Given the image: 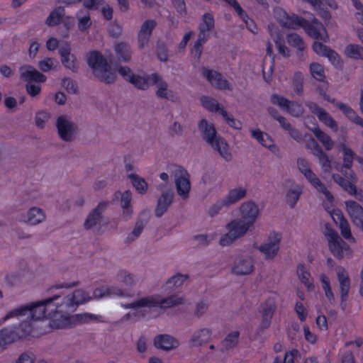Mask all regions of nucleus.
I'll use <instances>...</instances> for the list:
<instances>
[{"mask_svg": "<svg viewBox=\"0 0 363 363\" xmlns=\"http://www.w3.org/2000/svg\"><path fill=\"white\" fill-rule=\"evenodd\" d=\"M39 307L36 302L23 305L9 311L3 318V320L14 318L19 321L17 326L13 329H3L2 331L7 340L11 344L14 342L27 339L29 337L39 336L46 333L45 330H39L36 322L45 318L43 315H38Z\"/></svg>", "mask_w": 363, "mask_h": 363, "instance_id": "obj_1", "label": "nucleus"}, {"mask_svg": "<svg viewBox=\"0 0 363 363\" xmlns=\"http://www.w3.org/2000/svg\"><path fill=\"white\" fill-rule=\"evenodd\" d=\"M186 298L179 294H173L169 296L162 298L159 294L142 296L137 300L125 304H122L125 308L137 310L139 308H148L159 307L167 310L185 304Z\"/></svg>", "mask_w": 363, "mask_h": 363, "instance_id": "obj_2", "label": "nucleus"}, {"mask_svg": "<svg viewBox=\"0 0 363 363\" xmlns=\"http://www.w3.org/2000/svg\"><path fill=\"white\" fill-rule=\"evenodd\" d=\"M36 303L39 307L38 315H43L44 318H46L47 315H51L54 311L72 315L77 309L69 295L64 297L54 296L43 301H36Z\"/></svg>", "mask_w": 363, "mask_h": 363, "instance_id": "obj_3", "label": "nucleus"}, {"mask_svg": "<svg viewBox=\"0 0 363 363\" xmlns=\"http://www.w3.org/2000/svg\"><path fill=\"white\" fill-rule=\"evenodd\" d=\"M87 63L92 69L94 74L106 84H111L116 76L112 72L106 59L98 51H92L87 56Z\"/></svg>", "mask_w": 363, "mask_h": 363, "instance_id": "obj_4", "label": "nucleus"}, {"mask_svg": "<svg viewBox=\"0 0 363 363\" xmlns=\"http://www.w3.org/2000/svg\"><path fill=\"white\" fill-rule=\"evenodd\" d=\"M325 236L328 240L329 250L335 257L338 259L352 257L353 250L336 231L333 229H328Z\"/></svg>", "mask_w": 363, "mask_h": 363, "instance_id": "obj_5", "label": "nucleus"}, {"mask_svg": "<svg viewBox=\"0 0 363 363\" xmlns=\"http://www.w3.org/2000/svg\"><path fill=\"white\" fill-rule=\"evenodd\" d=\"M167 170L174 177L178 195L183 199H186L191 190L189 174L184 167L174 164L169 165Z\"/></svg>", "mask_w": 363, "mask_h": 363, "instance_id": "obj_6", "label": "nucleus"}, {"mask_svg": "<svg viewBox=\"0 0 363 363\" xmlns=\"http://www.w3.org/2000/svg\"><path fill=\"white\" fill-rule=\"evenodd\" d=\"M50 318L49 326L52 329H66L72 328L75 325L79 320H86L89 319H93L95 316L92 314H84V315H67L58 311H54L51 315H47Z\"/></svg>", "mask_w": 363, "mask_h": 363, "instance_id": "obj_7", "label": "nucleus"}, {"mask_svg": "<svg viewBox=\"0 0 363 363\" xmlns=\"http://www.w3.org/2000/svg\"><path fill=\"white\" fill-rule=\"evenodd\" d=\"M252 227L250 223L238 218L232 220L226 225L228 233L224 234L220 239V244L222 246H227L233 243L237 239L244 236L248 230Z\"/></svg>", "mask_w": 363, "mask_h": 363, "instance_id": "obj_8", "label": "nucleus"}, {"mask_svg": "<svg viewBox=\"0 0 363 363\" xmlns=\"http://www.w3.org/2000/svg\"><path fill=\"white\" fill-rule=\"evenodd\" d=\"M60 139L67 143L72 142L77 134V125L67 115L60 116L55 123Z\"/></svg>", "mask_w": 363, "mask_h": 363, "instance_id": "obj_9", "label": "nucleus"}, {"mask_svg": "<svg viewBox=\"0 0 363 363\" xmlns=\"http://www.w3.org/2000/svg\"><path fill=\"white\" fill-rule=\"evenodd\" d=\"M109 203L108 201H100L87 215L84 228L87 230L100 229L104 221V213L106 211Z\"/></svg>", "mask_w": 363, "mask_h": 363, "instance_id": "obj_10", "label": "nucleus"}, {"mask_svg": "<svg viewBox=\"0 0 363 363\" xmlns=\"http://www.w3.org/2000/svg\"><path fill=\"white\" fill-rule=\"evenodd\" d=\"M283 186L285 191V201L291 208H294L303 193V186L294 180L287 179L284 182Z\"/></svg>", "mask_w": 363, "mask_h": 363, "instance_id": "obj_11", "label": "nucleus"}, {"mask_svg": "<svg viewBox=\"0 0 363 363\" xmlns=\"http://www.w3.org/2000/svg\"><path fill=\"white\" fill-rule=\"evenodd\" d=\"M281 235L277 233L269 234L267 240L258 247V250L266 259H273L279 250Z\"/></svg>", "mask_w": 363, "mask_h": 363, "instance_id": "obj_12", "label": "nucleus"}, {"mask_svg": "<svg viewBox=\"0 0 363 363\" xmlns=\"http://www.w3.org/2000/svg\"><path fill=\"white\" fill-rule=\"evenodd\" d=\"M151 84L156 87V96L162 99L169 101L174 100V94L173 91L169 89L168 83L164 80L163 77L157 73L150 74Z\"/></svg>", "mask_w": 363, "mask_h": 363, "instance_id": "obj_13", "label": "nucleus"}, {"mask_svg": "<svg viewBox=\"0 0 363 363\" xmlns=\"http://www.w3.org/2000/svg\"><path fill=\"white\" fill-rule=\"evenodd\" d=\"M165 185H159L157 189L162 191L161 195L157 199V206L155 212V216L158 218L161 217L169 208L172 204L174 194L172 189H165Z\"/></svg>", "mask_w": 363, "mask_h": 363, "instance_id": "obj_14", "label": "nucleus"}, {"mask_svg": "<svg viewBox=\"0 0 363 363\" xmlns=\"http://www.w3.org/2000/svg\"><path fill=\"white\" fill-rule=\"evenodd\" d=\"M337 279L339 282L341 303L342 310L345 308V301L347 298L350 289V278L347 270L342 266L335 268Z\"/></svg>", "mask_w": 363, "mask_h": 363, "instance_id": "obj_15", "label": "nucleus"}, {"mask_svg": "<svg viewBox=\"0 0 363 363\" xmlns=\"http://www.w3.org/2000/svg\"><path fill=\"white\" fill-rule=\"evenodd\" d=\"M304 28L306 33L311 38L323 42L328 41L327 30L317 18H313L311 23L306 21Z\"/></svg>", "mask_w": 363, "mask_h": 363, "instance_id": "obj_16", "label": "nucleus"}, {"mask_svg": "<svg viewBox=\"0 0 363 363\" xmlns=\"http://www.w3.org/2000/svg\"><path fill=\"white\" fill-rule=\"evenodd\" d=\"M20 78L27 83L45 82L47 77L30 65H23L19 67Z\"/></svg>", "mask_w": 363, "mask_h": 363, "instance_id": "obj_17", "label": "nucleus"}, {"mask_svg": "<svg viewBox=\"0 0 363 363\" xmlns=\"http://www.w3.org/2000/svg\"><path fill=\"white\" fill-rule=\"evenodd\" d=\"M254 270V261L250 257L237 258L232 267L231 272L238 276L250 274Z\"/></svg>", "mask_w": 363, "mask_h": 363, "instance_id": "obj_18", "label": "nucleus"}, {"mask_svg": "<svg viewBox=\"0 0 363 363\" xmlns=\"http://www.w3.org/2000/svg\"><path fill=\"white\" fill-rule=\"evenodd\" d=\"M202 74L213 86L219 89H232L228 82L217 71L203 68Z\"/></svg>", "mask_w": 363, "mask_h": 363, "instance_id": "obj_19", "label": "nucleus"}, {"mask_svg": "<svg viewBox=\"0 0 363 363\" xmlns=\"http://www.w3.org/2000/svg\"><path fill=\"white\" fill-rule=\"evenodd\" d=\"M157 26V22L152 19L145 21L138 33V47L141 49L147 45L152 32Z\"/></svg>", "mask_w": 363, "mask_h": 363, "instance_id": "obj_20", "label": "nucleus"}, {"mask_svg": "<svg viewBox=\"0 0 363 363\" xmlns=\"http://www.w3.org/2000/svg\"><path fill=\"white\" fill-rule=\"evenodd\" d=\"M59 54L62 64L72 72H77L78 69L77 58L73 54H71V48L69 43H65L60 46Z\"/></svg>", "mask_w": 363, "mask_h": 363, "instance_id": "obj_21", "label": "nucleus"}, {"mask_svg": "<svg viewBox=\"0 0 363 363\" xmlns=\"http://www.w3.org/2000/svg\"><path fill=\"white\" fill-rule=\"evenodd\" d=\"M154 345L157 349L169 351L178 348L179 341L172 335L162 334L155 337Z\"/></svg>", "mask_w": 363, "mask_h": 363, "instance_id": "obj_22", "label": "nucleus"}, {"mask_svg": "<svg viewBox=\"0 0 363 363\" xmlns=\"http://www.w3.org/2000/svg\"><path fill=\"white\" fill-rule=\"evenodd\" d=\"M306 180L313 188V189L320 195H323L324 198L329 202L334 200L332 193L329 191L326 185L320 180V179L313 173L308 177Z\"/></svg>", "mask_w": 363, "mask_h": 363, "instance_id": "obj_23", "label": "nucleus"}, {"mask_svg": "<svg viewBox=\"0 0 363 363\" xmlns=\"http://www.w3.org/2000/svg\"><path fill=\"white\" fill-rule=\"evenodd\" d=\"M241 218L240 219L250 223V225L253 226V224L258 216L259 209L257 206L253 202H245L243 203L240 206Z\"/></svg>", "mask_w": 363, "mask_h": 363, "instance_id": "obj_24", "label": "nucleus"}, {"mask_svg": "<svg viewBox=\"0 0 363 363\" xmlns=\"http://www.w3.org/2000/svg\"><path fill=\"white\" fill-rule=\"evenodd\" d=\"M24 221L31 225H36L46 220V214L43 209L37 206L30 208L23 216Z\"/></svg>", "mask_w": 363, "mask_h": 363, "instance_id": "obj_25", "label": "nucleus"}, {"mask_svg": "<svg viewBox=\"0 0 363 363\" xmlns=\"http://www.w3.org/2000/svg\"><path fill=\"white\" fill-rule=\"evenodd\" d=\"M212 330L207 328L196 330L191 335L189 343L192 347H199L206 344L211 338Z\"/></svg>", "mask_w": 363, "mask_h": 363, "instance_id": "obj_26", "label": "nucleus"}, {"mask_svg": "<svg viewBox=\"0 0 363 363\" xmlns=\"http://www.w3.org/2000/svg\"><path fill=\"white\" fill-rule=\"evenodd\" d=\"M214 150H216L220 157L225 161L229 162L232 160V154L229 150V147L226 141L218 136L215 139L212 140L211 143H208Z\"/></svg>", "mask_w": 363, "mask_h": 363, "instance_id": "obj_27", "label": "nucleus"}, {"mask_svg": "<svg viewBox=\"0 0 363 363\" xmlns=\"http://www.w3.org/2000/svg\"><path fill=\"white\" fill-rule=\"evenodd\" d=\"M199 130L201 133L202 138L206 143L217 138L216 130L212 123H209L206 119H201L199 123Z\"/></svg>", "mask_w": 363, "mask_h": 363, "instance_id": "obj_28", "label": "nucleus"}, {"mask_svg": "<svg viewBox=\"0 0 363 363\" xmlns=\"http://www.w3.org/2000/svg\"><path fill=\"white\" fill-rule=\"evenodd\" d=\"M239 337L240 332L238 330L228 333L220 342V352L224 353L237 347L239 342Z\"/></svg>", "mask_w": 363, "mask_h": 363, "instance_id": "obj_29", "label": "nucleus"}, {"mask_svg": "<svg viewBox=\"0 0 363 363\" xmlns=\"http://www.w3.org/2000/svg\"><path fill=\"white\" fill-rule=\"evenodd\" d=\"M286 41L290 46L296 49L297 55L301 58L303 57V51L306 48L303 39L297 33H291L286 35Z\"/></svg>", "mask_w": 363, "mask_h": 363, "instance_id": "obj_30", "label": "nucleus"}, {"mask_svg": "<svg viewBox=\"0 0 363 363\" xmlns=\"http://www.w3.org/2000/svg\"><path fill=\"white\" fill-rule=\"evenodd\" d=\"M114 50L119 61L127 62L131 60L132 51L129 44L123 42L118 43L114 46Z\"/></svg>", "mask_w": 363, "mask_h": 363, "instance_id": "obj_31", "label": "nucleus"}, {"mask_svg": "<svg viewBox=\"0 0 363 363\" xmlns=\"http://www.w3.org/2000/svg\"><path fill=\"white\" fill-rule=\"evenodd\" d=\"M315 152L314 156L318 159L319 163L325 173H329L331 169V161L317 143H313Z\"/></svg>", "mask_w": 363, "mask_h": 363, "instance_id": "obj_32", "label": "nucleus"}, {"mask_svg": "<svg viewBox=\"0 0 363 363\" xmlns=\"http://www.w3.org/2000/svg\"><path fill=\"white\" fill-rule=\"evenodd\" d=\"M247 190L243 187H237L231 189L228 195L223 198L227 205L229 206L237 203L246 196Z\"/></svg>", "mask_w": 363, "mask_h": 363, "instance_id": "obj_33", "label": "nucleus"}, {"mask_svg": "<svg viewBox=\"0 0 363 363\" xmlns=\"http://www.w3.org/2000/svg\"><path fill=\"white\" fill-rule=\"evenodd\" d=\"M68 295L75 305L76 308H77L79 305L86 303L91 299V297L89 293L82 289H77Z\"/></svg>", "mask_w": 363, "mask_h": 363, "instance_id": "obj_34", "label": "nucleus"}, {"mask_svg": "<svg viewBox=\"0 0 363 363\" xmlns=\"http://www.w3.org/2000/svg\"><path fill=\"white\" fill-rule=\"evenodd\" d=\"M150 78V74L140 76L135 74L129 82L138 89L147 90L151 84Z\"/></svg>", "mask_w": 363, "mask_h": 363, "instance_id": "obj_35", "label": "nucleus"}, {"mask_svg": "<svg viewBox=\"0 0 363 363\" xmlns=\"http://www.w3.org/2000/svg\"><path fill=\"white\" fill-rule=\"evenodd\" d=\"M312 131L318 140L323 144L326 150H330L334 147V142L329 135L323 132L318 127H315Z\"/></svg>", "mask_w": 363, "mask_h": 363, "instance_id": "obj_36", "label": "nucleus"}, {"mask_svg": "<svg viewBox=\"0 0 363 363\" xmlns=\"http://www.w3.org/2000/svg\"><path fill=\"white\" fill-rule=\"evenodd\" d=\"M337 216L339 220V227L342 237L353 243L356 242L355 238L352 235L350 227L347 220L343 217L342 214H337Z\"/></svg>", "mask_w": 363, "mask_h": 363, "instance_id": "obj_37", "label": "nucleus"}, {"mask_svg": "<svg viewBox=\"0 0 363 363\" xmlns=\"http://www.w3.org/2000/svg\"><path fill=\"white\" fill-rule=\"evenodd\" d=\"M65 16L64 8L59 6L52 11L45 21V24L50 27L58 25Z\"/></svg>", "mask_w": 363, "mask_h": 363, "instance_id": "obj_38", "label": "nucleus"}, {"mask_svg": "<svg viewBox=\"0 0 363 363\" xmlns=\"http://www.w3.org/2000/svg\"><path fill=\"white\" fill-rule=\"evenodd\" d=\"M128 178L130 179L133 186L139 194H144L146 193L148 184L143 178L135 174L128 175Z\"/></svg>", "mask_w": 363, "mask_h": 363, "instance_id": "obj_39", "label": "nucleus"}, {"mask_svg": "<svg viewBox=\"0 0 363 363\" xmlns=\"http://www.w3.org/2000/svg\"><path fill=\"white\" fill-rule=\"evenodd\" d=\"M320 280L326 298L332 305H334L335 298L328 277L325 274H321L320 275Z\"/></svg>", "mask_w": 363, "mask_h": 363, "instance_id": "obj_40", "label": "nucleus"}, {"mask_svg": "<svg viewBox=\"0 0 363 363\" xmlns=\"http://www.w3.org/2000/svg\"><path fill=\"white\" fill-rule=\"evenodd\" d=\"M340 150L344 153L342 168L350 169L352 167L353 160H355L356 155L346 145L342 144Z\"/></svg>", "mask_w": 363, "mask_h": 363, "instance_id": "obj_41", "label": "nucleus"}, {"mask_svg": "<svg viewBox=\"0 0 363 363\" xmlns=\"http://www.w3.org/2000/svg\"><path fill=\"white\" fill-rule=\"evenodd\" d=\"M189 278L188 274H177L170 277L166 282L164 287L174 289L181 286Z\"/></svg>", "mask_w": 363, "mask_h": 363, "instance_id": "obj_42", "label": "nucleus"}, {"mask_svg": "<svg viewBox=\"0 0 363 363\" xmlns=\"http://www.w3.org/2000/svg\"><path fill=\"white\" fill-rule=\"evenodd\" d=\"M147 220L145 219H142L139 218L137 222L135 223L133 230L127 236L126 241L128 242H131L134 241L136 238H138L143 232Z\"/></svg>", "mask_w": 363, "mask_h": 363, "instance_id": "obj_43", "label": "nucleus"}, {"mask_svg": "<svg viewBox=\"0 0 363 363\" xmlns=\"http://www.w3.org/2000/svg\"><path fill=\"white\" fill-rule=\"evenodd\" d=\"M118 281L127 286H133L136 284V279L134 274L125 271L120 270L116 274Z\"/></svg>", "mask_w": 363, "mask_h": 363, "instance_id": "obj_44", "label": "nucleus"}, {"mask_svg": "<svg viewBox=\"0 0 363 363\" xmlns=\"http://www.w3.org/2000/svg\"><path fill=\"white\" fill-rule=\"evenodd\" d=\"M252 136L255 138L259 143L266 147H270L273 145V141L269 137V135L261 131L260 130H251Z\"/></svg>", "mask_w": 363, "mask_h": 363, "instance_id": "obj_45", "label": "nucleus"}, {"mask_svg": "<svg viewBox=\"0 0 363 363\" xmlns=\"http://www.w3.org/2000/svg\"><path fill=\"white\" fill-rule=\"evenodd\" d=\"M332 179L348 193L354 192V184L347 180L345 177H342L337 174H333L332 175Z\"/></svg>", "mask_w": 363, "mask_h": 363, "instance_id": "obj_46", "label": "nucleus"}, {"mask_svg": "<svg viewBox=\"0 0 363 363\" xmlns=\"http://www.w3.org/2000/svg\"><path fill=\"white\" fill-rule=\"evenodd\" d=\"M306 21L297 16H287L286 21L283 23V26L291 29H297L300 26L304 27Z\"/></svg>", "mask_w": 363, "mask_h": 363, "instance_id": "obj_47", "label": "nucleus"}, {"mask_svg": "<svg viewBox=\"0 0 363 363\" xmlns=\"http://www.w3.org/2000/svg\"><path fill=\"white\" fill-rule=\"evenodd\" d=\"M345 54L350 58L359 59L363 55V47L359 45L350 44L345 47Z\"/></svg>", "mask_w": 363, "mask_h": 363, "instance_id": "obj_48", "label": "nucleus"}, {"mask_svg": "<svg viewBox=\"0 0 363 363\" xmlns=\"http://www.w3.org/2000/svg\"><path fill=\"white\" fill-rule=\"evenodd\" d=\"M303 76L301 72H296L292 78V86L294 91L299 96L303 92Z\"/></svg>", "mask_w": 363, "mask_h": 363, "instance_id": "obj_49", "label": "nucleus"}, {"mask_svg": "<svg viewBox=\"0 0 363 363\" xmlns=\"http://www.w3.org/2000/svg\"><path fill=\"white\" fill-rule=\"evenodd\" d=\"M318 119L323 123L325 125L330 128L334 131H337V125L336 121L332 118V116L324 110L318 116Z\"/></svg>", "mask_w": 363, "mask_h": 363, "instance_id": "obj_50", "label": "nucleus"}, {"mask_svg": "<svg viewBox=\"0 0 363 363\" xmlns=\"http://www.w3.org/2000/svg\"><path fill=\"white\" fill-rule=\"evenodd\" d=\"M310 72L313 77L318 81H323L325 79L324 69L318 62H313L310 65Z\"/></svg>", "mask_w": 363, "mask_h": 363, "instance_id": "obj_51", "label": "nucleus"}, {"mask_svg": "<svg viewBox=\"0 0 363 363\" xmlns=\"http://www.w3.org/2000/svg\"><path fill=\"white\" fill-rule=\"evenodd\" d=\"M276 308V299L273 297H271L267 298L262 305L261 313L265 315L267 314L269 315L273 316Z\"/></svg>", "mask_w": 363, "mask_h": 363, "instance_id": "obj_52", "label": "nucleus"}, {"mask_svg": "<svg viewBox=\"0 0 363 363\" xmlns=\"http://www.w3.org/2000/svg\"><path fill=\"white\" fill-rule=\"evenodd\" d=\"M297 167L306 179L314 173L311 169L308 162L303 158H298L297 160Z\"/></svg>", "mask_w": 363, "mask_h": 363, "instance_id": "obj_53", "label": "nucleus"}, {"mask_svg": "<svg viewBox=\"0 0 363 363\" xmlns=\"http://www.w3.org/2000/svg\"><path fill=\"white\" fill-rule=\"evenodd\" d=\"M285 109L294 117H299L304 112V108L300 104L290 101Z\"/></svg>", "mask_w": 363, "mask_h": 363, "instance_id": "obj_54", "label": "nucleus"}, {"mask_svg": "<svg viewBox=\"0 0 363 363\" xmlns=\"http://www.w3.org/2000/svg\"><path fill=\"white\" fill-rule=\"evenodd\" d=\"M297 274L301 281L308 288H310L311 283L310 281L311 274L306 270L303 264H299L297 267Z\"/></svg>", "mask_w": 363, "mask_h": 363, "instance_id": "obj_55", "label": "nucleus"}, {"mask_svg": "<svg viewBox=\"0 0 363 363\" xmlns=\"http://www.w3.org/2000/svg\"><path fill=\"white\" fill-rule=\"evenodd\" d=\"M201 101L202 105L211 111H218L220 110V106L218 102L212 98L203 96L201 99Z\"/></svg>", "mask_w": 363, "mask_h": 363, "instance_id": "obj_56", "label": "nucleus"}, {"mask_svg": "<svg viewBox=\"0 0 363 363\" xmlns=\"http://www.w3.org/2000/svg\"><path fill=\"white\" fill-rule=\"evenodd\" d=\"M214 28V19L211 14L205 13L203 16V23L200 24L199 28L210 31Z\"/></svg>", "mask_w": 363, "mask_h": 363, "instance_id": "obj_57", "label": "nucleus"}, {"mask_svg": "<svg viewBox=\"0 0 363 363\" xmlns=\"http://www.w3.org/2000/svg\"><path fill=\"white\" fill-rule=\"evenodd\" d=\"M275 45L276 47L279 52L283 57H289L290 54L289 49L285 45L284 41L281 40V38L279 35H277L275 39Z\"/></svg>", "mask_w": 363, "mask_h": 363, "instance_id": "obj_58", "label": "nucleus"}, {"mask_svg": "<svg viewBox=\"0 0 363 363\" xmlns=\"http://www.w3.org/2000/svg\"><path fill=\"white\" fill-rule=\"evenodd\" d=\"M50 115L47 112H38L35 117V123L39 128H43L46 121H48Z\"/></svg>", "mask_w": 363, "mask_h": 363, "instance_id": "obj_59", "label": "nucleus"}, {"mask_svg": "<svg viewBox=\"0 0 363 363\" xmlns=\"http://www.w3.org/2000/svg\"><path fill=\"white\" fill-rule=\"evenodd\" d=\"M78 18V28L80 31L84 32L90 28L91 26V21L89 15L80 16L77 14Z\"/></svg>", "mask_w": 363, "mask_h": 363, "instance_id": "obj_60", "label": "nucleus"}, {"mask_svg": "<svg viewBox=\"0 0 363 363\" xmlns=\"http://www.w3.org/2000/svg\"><path fill=\"white\" fill-rule=\"evenodd\" d=\"M225 206H228L225 203V200L220 199L217 201L214 204H213L208 209V214L211 217H213L216 216L220 211Z\"/></svg>", "mask_w": 363, "mask_h": 363, "instance_id": "obj_61", "label": "nucleus"}, {"mask_svg": "<svg viewBox=\"0 0 363 363\" xmlns=\"http://www.w3.org/2000/svg\"><path fill=\"white\" fill-rule=\"evenodd\" d=\"M208 308V304L203 301L196 303L194 309V315L199 318L202 317L206 313Z\"/></svg>", "mask_w": 363, "mask_h": 363, "instance_id": "obj_62", "label": "nucleus"}, {"mask_svg": "<svg viewBox=\"0 0 363 363\" xmlns=\"http://www.w3.org/2000/svg\"><path fill=\"white\" fill-rule=\"evenodd\" d=\"M38 68L44 72L51 70L54 67V59L51 57H46L43 60L38 62Z\"/></svg>", "mask_w": 363, "mask_h": 363, "instance_id": "obj_63", "label": "nucleus"}, {"mask_svg": "<svg viewBox=\"0 0 363 363\" xmlns=\"http://www.w3.org/2000/svg\"><path fill=\"white\" fill-rule=\"evenodd\" d=\"M62 86L71 94L77 92V85L74 81L70 78H64L62 82Z\"/></svg>", "mask_w": 363, "mask_h": 363, "instance_id": "obj_64", "label": "nucleus"}]
</instances>
